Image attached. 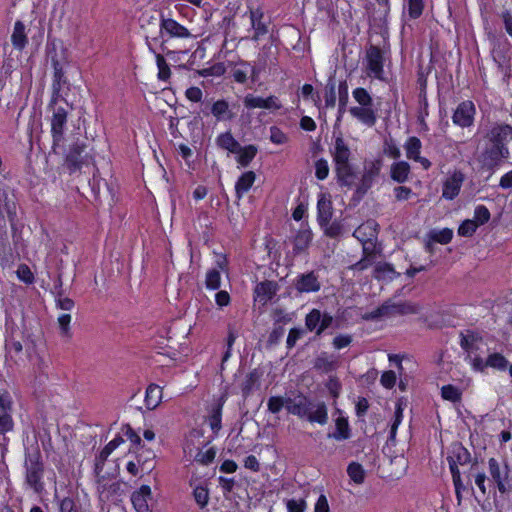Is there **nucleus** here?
I'll list each match as a JSON object with an SVG mask.
<instances>
[{
    "label": "nucleus",
    "instance_id": "f257e3e1",
    "mask_svg": "<svg viewBox=\"0 0 512 512\" xmlns=\"http://www.w3.org/2000/svg\"><path fill=\"white\" fill-rule=\"evenodd\" d=\"M45 463L38 442L35 440L25 447L24 484L40 495L45 491Z\"/></svg>",
    "mask_w": 512,
    "mask_h": 512
},
{
    "label": "nucleus",
    "instance_id": "f03ea898",
    "mask_svg": "<svg viewBox=\"0 0 512 512\" xmlns=\"http://www.w3.org/2000/svg\"><path fill=\"white\" fill-rule=\"evenodd\" d=\"M287 411L310 423H318L320 425L328 423V408L326 404L322 401L312 402L301 393L293 398L288 397Z\"/></svg>",
    "mask_w": 512,
    "mask_h": 512
},
{
    "label": "nucleus",
    "instance_id": "7ed1b4c3",
    "mask_svg": "<svg viewBox=\"0 0 512 512\" xmlns=\"http://www.w3.org/2000/svg\"><path fill=\"white\" fill-rule=\"evenodd\" d=\"M471 460L470 452L461 444L454 443L451 446L450 453L447 456L450 472L452 474L453 484L458 494L462 488V480L458 465L468 464Z\"/></svg>",
    "mask_w": 512,
    "mask_h": 512
},
{
    "label": "nucleus",
    "instance_id": "20e7f679",
    "mask_svg": "<svg viewBox=\"0 0 512 512\" xmlns=\"http://www.w3.org/2000/svg\"><path fill=\"white\" fill-rule=\"evenodd\" d=\"M510 157V152L507 146H491L486 145L483 151L478 156V161L481 168L487 171H494L503 161Z\"/></svg>",
    "mask_w": 512,
    "mask_h": 512
},
{
    "label": "nucleus",
    "instance_id": "39448f33",
    "mask_svg": "<svg viewBox=\"0 0 512 512\" xmlns=\"http://www.w3.org/2000/svg\"><path fill=\"white\" fill-rule=\"evenodd\" d=\"M365 70L368 77L384 80V57L381 49L371 45L366 50Z\"/></svg>",
    "mask_w": 512,
    "mask_h": 512
},
{
    "label": "nucleus",
    "instance_id": "423d86ee",
    "mask_svg": "<svg viewBox=\"0 0 512 512\" xmlns=\"http://www.w3.org/2000/svg\"><path fill=\"white\" fill-rule=\"evenodd\" d=\"M489 474L496 484L500 493L505 494L512 490V482L509 478L510 469L508 465L501 466L495 458L488 461Z\"/></svg>",
    "mask_w": 512,
    "mask_h": 512
},
{
    "label": "nucleus",
    "instance_id": "0eeeda50",
    "mask_svg": "<svg viewBox=\"0 0 512 512\" xmlns=\"http://www.w3.org/2000/svg\"><path fill=\"white\" fill-rule=\"evenodd\" d=\"M17 219V202L14 196L0 186V229L6 228L7 221L13 226Z\"/></svg>",
    "mask_w": 512,
    "mask_h": 512
},
{
    "label": "nucleus",
    "instance_id": "6e6552de",
    "mask_svg": "<svg viewBox=\"0 0 512 512\" xmlns=\"http://www.w3.org/2000/svg\"><path fill=\"white\" fill-rule=\"evenodd\" d=\"M381 167V160H374L365 163L363 174L358 184H356V194L359 197L364 196L367 193V191L372 187L376 178L380 174Z\"/></svg>",
    "mask_w": 512,
    "mask_h": 512
},
{
    "label": "nucleus",
    "instance_id": "1a4fd4ad",
    "mask_svg": "<svg viewBox=\"0 0 512 512\" xmlns=\"http://www.w3.org/2000/svg\"><path fill=\"white\" fill-rule=\"evenodd\" d=\"M476 108L472 101L466 100L458 104L452 115V122L461 128H469L474 123Z\"/></svg>",
    "mask_w": 512,
    "mask_h": 512
},
{
    "label": "nucleus",
    "instance_id": "9d476101",
    "mask_svg": "<svg viewBox=\"0 0 512 512\" xmlns=\"http://www.w3.org/2000/svg\"><path fill=\"white\" fill-rule=\"evenodd\" d=\"M377 227V222L370 219L358 226L353 232V236L363 244V252L365 254L370 249L367 244L373 245V241L377 238Z\"/></svg>",
    "mask_w": 512,
    "mask_h": 512
},
{
    "label": "nucleus",
    "instance_id": "9b49d317",
    "mask_svg": "<svg viewBox=\"0 0 512 512\" xmlns=\"http://www.w3.org/2000/svg\"><path fill=\"white\" fill-rule=\"evenodd\" d=\"M465 181V175L460 170H454L444 181L442 187V197L447 200L456 198Z\"/></svg>",
    "mask_w": 512,
    "mask_h": 512
},
{
    "label": "nucleus",
    "instance_id": "f8f14e48",
    "mask_svg": "<svg viewBox=\"0 0 512 512\" xmlns=\"http://www.w3.org/2000/svg\"><path fill=\"white\" fill-rule=\"evenodd\" d=\"M512 137V126L508 124H494L485 134L484 138L491 146H507L508 137Z\"/></svg>",
    "mask_w": 512,
    "mask_h": 512
},
{
    "label": "nucleus",
    "instance_id": "ddd939ff",
    "mask_svg": "<svg viewBox=\"0 0 512 512\" xmlns=\"http://www.w3.org/2000/svg\"><path fill=\"white\" fill-rule=\"evenodd\" d=\"M294 287L299 293H315L321 289L319 276L314 271L302 273L294 281Z\"/></svg>",
    "mask_w": 512,
    "mask_h": 512
},
{
    "label": "nucleus",
    "instance_id": "4468645a",
    "mask_svg": "<svg viewBox=\"0 0 512 512\" xmlns=\"http://www.w3.org/2000/svg\"><path fill=\"white\" fill-rule=\"evenodd\" d=\"M67 122V111L63 107H55L51 119V133L53 144L58 145L64 137V128Z\"/></svg>",
    "mask_w": 512,
    "mask_h": 512
},
{
    "label": "nucleus",
    "instance_id": "2eb2a0df",
    "mask_svg": "<svg viewBox=\"0 0 512 512\" xmlns=\"http://www.w3.org/2000/svg\"><path fill=\"white\" fill-rule=\"evenodd\" d=\"M152 501V491L150 486L142 485L131 495V502L137 512H150V502Z\"/></svg>",
    "mask_w": 512,
    "mask_h": 512
},
{
    "label": "nucleus",
    "instance_id": "dca6fc26",
    "mask_svg": "<svg viewBox=\"0 0 512 512\" xmlns=\"http://www.w3.org/2000/svg\"><path fill=\"white\" fill-rule=\"evenodd\" d=\"M278 284L274 281H263L254 288V301L266 305L277 293Z\"/></svg>",
    "mask_w": 512,
    "mask_h": 512
},
{
    "label": "nucleus",
    "instance_id": "f3484780",
    "mask_svg": "<svg viewBox=\"0 0 512 512\" xmlns=\"http://www.w3.org/2000/svg\"><path fill=\"white\" fill-rule=\"evenodd\" d=\"M159 27L161 35L163 33H166L170 37L177 38H189L192 36L186 27H184L183 25L179 24L177 21L171 18H164L162 16Z\"/></svg>",
    "mask_w": 512,
    "mask_h": 512
},
{
    "label": "nucleus",
    "instance_id": "a211bd4d",
    "mask_svg": "<svg viewBox=\"0 0 512 512\" xmlns=\"http://www.w3.org/2000/svg\"><path fill=\"white\" fill-rule=\"evenodd\" d=\"M334 170L340 186L352 188L356 185L357 173L352 163L334 166Z\"/></svg>",
    "mask_w": 512,
    "mask_h": 512
},
{
    "label": "nucleus",
    "instance_id": "6ab92c4d",
    "mask_svg": "<svg viewBox=\"0 0 512 512\" xmlns=\"http://www.w3.org/2000/svg\"><path fill=\"white\" fill-rule=\"evenodd\" d=\"M331 154L334 166L351 163V150L342 137L335 139Z\"/></svg>",
    "mask_w": 512,
    "mask_h": 512
},
{
    "label": "nucleus",
    "instance_id": "aec40b11",
    "mask_svg": "<svg viewBox=\"0 0 512 512\" xmlns=\"http://www.w3.org/2000/svg\"><path fill=\"white\" fill-rule=\"evenodd\" d=\"M350 114L367 127H373L377 122V110L374 106L351 107Z\"/></svg>",
    "mask_w": 512,
    "mask_h": 512
},
{
    "label": "nucleus",
    "instance_id": "412c9836",
    "mask_svg": "<svg viewBox=\"0 0 512 512\" xmlns=\"http://www.w3.org/2000/svg\"><path fill=\"white\" fill-rule=\"evenodd\" d=\"M84 150V144L75 143L71 146L65 159V165L70 173L80 169L81 165L83 164L82 153Z\"/></svg>",
    "mask_w": 512,
    "mask_h": 512
},
{
    "label": "nucleus",
    "instance_id": "4be33fe9",
    "mask_svg": "<svg viewBox=\"0 0 512 512\" xmlns=\"http://www.w3.org/2000/svg\"><path fill=\"white\" fill-rule=\"evenodd\" d=\"M52 66H53V70H54V75H53V84H52L53 96H52L51 102L53 104H56L57 100L59 98L61 86H62V84L66 83V78H65V73H64L62 64L54 57L52 58Z\"/></svg>",
    "mask_w": 512,
    "mask_h": 512
},
{
    "label": "nucleus",
    "instance_id": "5701e85b",
    "mask_svg": "<svg viewBox=\"0 0 512 512\" xmlns=\"http://www.w3.org/2000/svg\"><path fill=\"white\" fill-rule=\"evenodd\" d=\"M332 215V202L325 194H321L317 202V221L319 225H325L331 221Z\"/></svg>",
    "mask_w": 512,
    "mask_h": 512
},
{
    "label": "nucleus",
    "instance_id": "b1692460",
    "mask_svg": "<svg viewBox=\"0 0 512 512\" xmlns=\"http://www.w3.org/2000/svg\"><path fill=\"white\" fill-rule=\"evenodd\" d=\"M11 42L15 49L23 50L28 43V37L26 34V27L20 20L14 24V29L11 35Z\"/></svg>",
    "mask_w": 512,
    "mask_h": 512
},
{
    "label": "nucleus",
    "instance_id": "393cba45",
    "mask_svg": "<svg viewBox=\"0 0 512 512\" xmlns=\"http://www.w3.org/2000/svg\"><path fill=\"white\" fill-rule=\"evenodd\" d=\"M211 113L218 121H228L235 117L228 102L224 99L217 100L213 103Z\"/></svg>",
    "mask_w": 512,
    "mask_h": 512
},
{
    "label": "nucleus",
    "instance_id": "a878e982",
    "mask_svg": "<svg viewBox=\"0 0 512 512\" xmlns=\"http://www.w3.org/2000/svg\"><path fill=\"white\" fill-rule=\"evenodd\" d=\"M120 488L121 484L119 482L109 483L104 477H100L97 482V490L102 500H110L119 492Z\"/></svg>",
    "mask_w": 512,
    "mask_h": 512
},
{
    "label": "nucleus",
    "instance_id": "bb28decb",
    "mask_svg": "<svg viewBox=\"0 0 512 512\" xmlns=\"http://www.w3.org/2000/svg\"><path fill=\"white\" fill-rule=\"evenodd\" d=\"M256 179V175L253 171L244 172L237 180L235 184V193L238 199H241L243 195L248 192L252 187Z\"/></svg>",
    "mask_w": 512,
    "mask_h": 512
},
{
    "label": "nucleus",
    "instance_id": "cd10ccee",
    "mask_svg": "<svg viewBox=\"0 0 512 512\" xmlns=\"http://www.w3.org/2000/svg\"><path fill=\"white\" fill-rule=\"evenodd\" d=\"M329 438L337 441L347 440L351 437V429L347 418L340 416L335 420V431L328 434Z\"/></svg>",
    "mask_w": 512,
    "mask_h": 512
},
{
    "label": "nucleus",
    "instance_id": "c85d7f7f",
    "mask_svg": "<svg viewBox=\"0 0 512 512\" xmlns=\"http://www.w3.org/2000/svg\"><path fill=\"white\" fill-rule=\"evenodd\" d=\"M312 241V232L309 229H302L297 232L293 239V252L300 254L305 251Z\"/></svg>",
    "mask_w": 512,
    "mask_h": 512
},
{
    "label": "nucleus",
    "instance_id": "c756f323",
    "mask_svg": "<svg viewBox=\"0 0 512 512\" xmlns=\"http://www.w3.org/2000/svg\"><path fill=\"white\" fill-rule=\"evenodd\" d=\"M410 165L406 161H398L391 165L390 177L397 183H404L408 180Z\"/></svg>",
    "mask_w": 512,
    "mask_h": 512
},
{
    "label": "nucleus",
    "instance_id": "7c9ffc66",
    "mask_svg": "<svg viewBox=\"0 0 512 512\" xmlns=\"http://www.w3.org/2000/svg\"><path fill=\"white\" fill-rule=\"evenodd\" d=\"M481 340L479 334L467 330L466 332L460 333V346L469 355L478 350L477 343Z\"/></svg>",
    "mask_w": 512,
    "mask_h": 512
},
{
    "label": "nucleus",
    "instance_id": "2f4dec72",
    "mask_svg": "<svg viewBox=\"0 0 512 512\" xmlns=\"http://www.w3.org/2000/svg\"><path fill=\"white\" fill-rule=\"evenodd\" d=\"M216 144L219 148L227 150L233 154L240 149V143L233 137L230 131L218 135L216 138Z\"/></svg>",
    "mask_w": 512,
    "mask_h": 512
},
{
    "label": "nucleus",
    "instance_id": "473e14b6",
    "mask_svg": "<svg viewBox=\"0 0 512 512\" xmlns=\"http://www.w3.org/2000/svg\"><path fill=\"white\" fill-rule=\"evenodd\" d=\"M263 13L260 10L250 11V20L254 29L253 40L257 41L261 36L268 32L266 24L262 21Z\"/></svg>",
    "mask_w": 512,
    "mask_h": 512
},
{
    "label": "nucleus",
    "instance_id": "72a5a7b5",
    "mask_svg": "<svg viewBox=\"0 0 512 512\" xmlns=\"http://www.w3.org/2000/svg\"><path fill=\"white\" fill-rule=\"evenodd\" d=\"M10 403L0 396V434H4L13 428L12 418L9 414Z\"/></svg>",
    "mask_w": 512,
    "mask_h": 512
},
{
    "label": "nucleus",
    "instance_id": "f704fd0d",
    "mask_svg": "<svg viewBox=\"0 0 512 512\" xmlns=\"http://www.w3.org/2000/svg\"><path fill=\"white\" fill-rule=\"evenodd\" d=\"M162 399V390L156 384H150L146 389L145 406L149 410L155 409Z\"/></svg>",
    "mask_w": 512,
    "mask_h": 512
},
{
    "label": "nucleus",
    "instance_id": "c9c22d12",
    "mask_svg": "<svg viewBox=\"0 0 512 512\" xmlns=\"http://www.w3.org/2000/svg\"><path fill=\"white\" fill-rule=\"evenodd\" d=\"M389 306V315H406V314H416L419 312V308L417 305H414L410 302H400V303H392L391 301H386Z\"/></svg>",
    "mask_w": 512,
    "mask_h": 512
},
{
    "label": "nucleus",
    "instance_id": "e433bc0d",
    "mask_svg": "<svg viewBox=\"0 0 512 512\" xmlns=\"http://www.w3.org/2000/svg\"><path fill=\"white\" fill-rule=\"evenodd\" d=\"M258 153V148L255 145H247L242 147L240 145L239 151H237L235 154H237V162L242 167H247L251 161L255 158L256 154Z\"/></svg>",
    "mask_w": 512,
    "mask_h": 512
},
{
    "label": "nucleus",
    "instance_id": "4c0bfd02",
    "mask_svg": "<svg viewBox=\"0 0 512 512\" xmlns=\"http://www.w3.org/2000/svg\"><path fill=\"white\" fill-rule=\"evenodd\" d=\"M314 368L324 373L333 371L336 368V361L327 353H321L314 362Z\"/></svg>",
    "mask_w": 512,
    "mask_h": 512
},
{
    "label": "nucleus",
    "instance_id": "58836bf2",
    "mask_svg": "<svg viewBox=\"0 0 512 512\" xmlns=\"http://www.w3.org/2000/svg\"><path fill=\"white\" fill-rule=\"evenodd\" d=\"M421 148H422V143H421L420 139L416 136L409 137L404 144L406 156H407V158H409L411 160L419 158Z\"/></svg>",
    "mask_w": 512,
    "mask_h": 512
},
{
    "label": "nucleus",
    "instance_id": "ea45409f",
    "mask_svg": "<svg viewBox=\"0 0 512 512\" xmlns=\"http://www.w3.org/2000/svg\"><path fill=\"white\" fill-rule=\"evenodd\" d=\"M195 439L200 440V435L198 434V432L193 431L186 439V442L183 447L185 458L188 461L193 460V456H195L196 451L200 450L199 446L196 445L195 443Z\"/></svg>",
    "mask_w": 512,
    "mask_h": 512
},
{
    "label": "nucleus",
    "instance_id": "a19ab883",
    "mask_svg": "<svg viewBox=\"0 0 512 512\" xmlns=\"http://www.w3.org/2000/svg\"><path fill=\"white\" fill-rule=\"evenodd\" d=\"M338 97H339V107H338V116L337 121H340L343 114L346 111V106L348 103L349 95H348V85L346 81L340 82L338 86Z\"/></svg>",
    "mask_w": 512,
    "mask_h": 512
},
{
    "label": "nucleus",
    "instance_id": "79ce46f5",
    "mask_svg": "<svg viewBox=\"0 0 512 512\" xmlns=\"http://www.w3.org/2000/svg\"><path fill=\"white\" fill-rule=\"evenodd\" d=\"M322 313L318 309H312L305 317V327L308 331H317L321 325Z\"/></svg>",
    "mask_w": 512,
    "mask_h": 512
},
{
    "label": "nucleus",
    "instance_id": "37998d69",
    "mask_svg": "<svg viewBox=\"0 0 512 512\" xmlns=\"http://www.w3.org/2000/svg\"><path fill=\"white\" fill-rule=\"evenodd\" d=\"M429 239L440 244H448L453 238V231L449 228L442 230H431L428 234Z\"/></svg>",
    "mask_w": 512,
    "mask_h": 512
},
{
    "label": "nucleus",
    "instance_id": "c03bdc74",
    "mask_svg": "<svg viewBox=\"0 0 512 512\" xmlns=\"http://www.w3.org/2000/svg\"><path fill=\"white\" fill-rule=\"evenodd\" d=\"M223 404L224 399L221 398L220 401L213 407L212 413L209 417V424L211 426V429L215 432L221 429V416Z\"/></svg>",
    "mask_w": 512,
    "mask_h": 512
},
{
    "label": "nucleus",
    "instance_id": "a18cd8bd",
    "mask_svg": "<svg viewBox=\"0 0 512 512\" xmlns=\"http://www.w3.org/2000/svg\"><path fill=\"white\" fill-rule=\"evenodd\" d=\"M352 96L358 103L357 107L374 106L373 99L365 88L358 87L354 89Z\"/></svg>",
    "mask_w": 512,
    "mask_h": 512
},
{
    "label": "nucleus",
    "instance_id": "49530a36",
    "mask_svg": "<svg viewBox=\"0 0 512 512\" xmlns=\"http://www.w3.org/2000/svg\"><path fill=\"white\" fill-rule=\"evenodd\" d=\"M347 474L356 484H362L365 480V471L361 464L352 462L347 467Z\"/></svg>",
    "mask_w": 512,
    "mask_h": 512
},
{
    "label": "nucleus",
    "instance_id": "de8ad7c7",
    "mask_svg": "<svg viewBox=\"0 0 512 512\" xmlns=\"http://www.w3.org/2000/svg\"><path fill=\"white\" fill-rule=\"evenodd\" d=\"M221 285V274L217 268H212L207 271L205 278V286L210 290H217Z\"/></svg>",
    "mask_w": 512,
    "mask_h": 512
},
{
    "label": "nucleus",
    "instance_id": "09e8293b",
    "mask_svg": "<svg viewBox=\"0 0 512 512\" xmlns=\"http://www.w3.org/2000/svg\"><path fill=\"white\" fill-rule=\"evenodd\" d=\"M486 365L498 370H506L508 366L507 359L500 353H492L486 359Z\"/></svg>",
    "mask_w": 512,
    "mask_h": 512
},
{
    "label": "nucleus",
    "instance_id": "8fccbe9b",
    "mask_svg": "<svg viewBox=\"0 0 512 512\" xmlns=\"http://www.w3.org/2000/svg\"><path fill=\"white\" fill-rule=\"evenodd\" d=\"M394 275L395 270L389 263H378L374 268V277L376 279H392Z\"/></svg>",
    "mask_w": 512,
    "mask_h": 512
},
{
    "label": "nucleus",
    "instance_id": "3c124183",
    "mask_svg": "<svg viewBox=\"0 0 512 512\" xmlns=\"http://www.w3.org/2000/svg\"><path fill=\"white\" fill-rule=\"evenodd\" d=\"M216 456V451L213 447L208 448L206 451L197 450L195 456H193V461H196L202 465H208L213 462Z\"/></svg>",
    "mask_w": 512,
    "mask_h": 512
},
{
    "label": "nucleus",
    "instance_id": "603ef678",
    "mask_svg": "<svg viewBox=\"0 0 512 512\" xmlns=\"http://www.w3.org/2000/svg\"><path fill=\"white\" fill-rule=\"evenodd\" d=\"M288 397L284 398L281 396H271L267 401L268 411L276 414L279 413L283 407L287 409Z\"/></svg>",
    "mask_w": 512,
    "mask_h": 512
},
{
    "label": "nucleus",
    "instance_id": "864d4df0",
    "mask_svg": "<svg viewBox=\"0 0 512 512\" xmlns=\"http://www.w3.org/2000/svg\"><path fill=\"white\" fill-rule=\"evenodd\" d=\"M248 73H249V63L241 62L238 66H236L232 70V77H233L234 81H236L237 83L243 84L247 81Z\"/></svg>",
    "mask_w": 512,
    "mask_h": 512
},
{
    "label": "nucleus",
    "instance_id": "5fc2aeb1",
    "mask_svg": "<svg viewBox=\"0 0 512 512\" xmlns=\"http://www.w3.org/2000/svg\"><path fill=\"white\" fill-rule=\"evenodd\" d=\"M156 64L158 67V79L167 81L171 76V71L163 55L156 54Z\"/></svg>",
    "mask_w": 512,
    "mask_h": 512
},
{
    "label": "nucleus",
    "instance_id": "6e6d98bb",
    "mask_svg": "<svg viewBox=\"0 0 512 512\" xmlns=\"http://www.w3.org/2000/svg\"><path fill=\"white\" fill-rule=\"evenodd\" d=\"M441 396L443 399L458 402L461 400V391L453 385H445L441 388Z\"/></svg>",
    "mask_w": 512,
    "mask_h": 512
},
{
    "label": "nucleus",
    "instance_id": "4d7b16f0",
    "mask_svg": "<svg viewBox=\"0 0 512 512\" xmlns=\"http://www.w3.org/2000/svg\"><path fill=\"white\" fill-rule=\"evenodd\" d=\"M258 380H259V374L257 373L256 370L250 372L246 376V378L241 386L243 396L246 397L252 392V390Z\"/></svg>",
    "mask_w": 512,
    "mask_h": 512
},
{
    "label": "nucleus",
    "instance_id": "13d9d810",
    "mask_svg": "<svg viewBox=\"0 0 512 512\" xmlns=\"http://www.w3.org/2000/svg\"><path fill=\"white\" fill-rule=\"evenodd\" d=\"M408 16L410 19H417L422 15L424 9L423 0H407Z\"/></svg>",
    "mask_w": 512,
    "mask_h": 512
},
{
    "label": "nucleus",
    "instance_id": "bf43d9fd",
    "mask_svg": "<svg viewBox=\"0 0 512 512\" xmlns=\"http://www.w3.org/2000/svg\"><path fill=\"white\" fill-rule=\"evenodd\" d=\"M383 153L393 159H398L401 156V151L392 138L384 140Z\"/></svg>",
    "mask_w": 512,
    "mask_h": 512
},
{
    "label": "nucleus",
    "instance_id": "052dcab7",
    "mask_svg": "<svg viewBox=\"0 0 512 512\" xmlns=\"http://www.w3.org/2000/svg\"><path fill=\"white\" fill-rule=\"evenodd\" d=\"M320 227L323 229L324 234L330 238H336L342 234V224L338 221L334 222H327L325 225H320Z\"/></svg>",
    "mask_w": 512,
    "mask_h": 512
},
{
    "label": "nucleus",
    "instance_id": "680f3d73",
    "mask_svg": "<svg viewBox=\"0 0 512 512\" xmlns=\"http://www.w3.org/2000/svg\"><path fill=\"white\" fill-rule=\"evenodd\" d=\"M124 442V439L121 436L115 437L111 440L100 452L99 458L102 462H105L109 455Z\"/></svg>",
    "mask_w": 512,
    "mask_h": 512
},
{
    "label": "nucleus",
    "instance_id": "e2e57ef3",
    "mask_svg": "<svg viewBox=\"0 0 512 512\" xmlns=\"http://www.w3.org/2000/svg\"><path fill=\"white\" fill-rule=\"evenodd\" d=\"M478 228V225L476 221L467 219L464 220L461 225L458 228V234L463 237H470L472 236L476 229Z\"/></svg>",
    "mask_w": 512,
    "mask_h": 512
},
{
    "label": "nucleus",
    "instance_id": "0e129e2a",
    "mask_svg": "<svg viewBox=\"0 0 512 512\" xmlns=\"http://www.w3.org/2000/svg\"><path fill=\"white\" fill-rule=\"evenodd\" d=\"M328 161L324 158L318 159L315 162V176L318 180H324L329 175Z\"/></svg>",
    "mask_w": 512,
    "mask_h": 512
},
{
    "label": "nucleus",
    "instance_id": "69168bd1",
    "mask_svg": "<svg viewBox=\"0 0 512 512\" xmlns=\"http://www.w3.org/2000/svg\"><path fill=\"white\" fill-rule=\"evenodd\" d=\"M490 216H491L490 212L486 206L478 205L474 211V220L473 221H476L478 226L483 225L490 220Z\"/></svg>",
    "mask_w": 512,
    "mask_h": 512
},
{
    "label": "nucleus",
    "instance_id": "338daca9",
    "mask_svg": "<svg viewBox=\"0 0 512 512\" xmlns=\"http://www.w3.org/2000/svg\"><path fill=\"white\" fill-rule=\"evenodd\" d=\"M244 106L247 109L263 108L265 109L264 98L254 96L253 94H247L243 100Z\"/></svg>",
    "mask_w": 512,
    "mask_h": 512
},
{
    "label": "nucleus",
    "instance_id": "774afa93",
    "mask_svg": "<svg viewBox=\"0 0 512 512\" xmlns=\"http://www.w3.org/2000/svg\"><path fill=\"white\" fill-rule=\"evenodd\" d=\"M193 496L196 503L201 507H205L209 500L208 489L202 486H198L193 491Z\"/></svg>",
    "mask_w": 512,
    "mask_h": 512
}]
</instances>
